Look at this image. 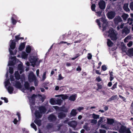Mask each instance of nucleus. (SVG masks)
Here are the masks:
<instances>
[{
    "instance_id": "nucleus-46",
    "label": "nucleus",
    "mask_w": 133,
    "mask_h": 133,
    "mask_svg": "<svg viewBox=\"0 0 133 133\" xmlns=\"http://www.w3.org/2000/svg\"><path fill=\"white\" fill-rule=\"evenodd\" d=\"M102 69L103 71H105L107 69V67L105 65H103L102 66Z\"/></svg>"
},
{
    "instance_id": "nucleus-1",
    "label": "nucleus",
    "mask_w": 133,
    "mask_h": 133,
    "mask_svg": "<svg viewBox=\"0 0 133 133\" xmlns=\"http://www.w3.org/2000/svg\"><path fill=\"white\" fill-rule=\"evenodd\" d=\"M92 10L93 11L95 12L96 13V15L99 16H100L102 14L103 15V17L100 18V20L102 22V24L103 31H104L106 29V28L108 22L106 19V17L104 15V11L103 9H92Z\"/></svg>"
},
{
    "instance_id": "nucleus-34",
    "label": "nucleus",
    "mask_w": 133,
    "mask_h": 133,
    "mask_svg": "<svg viewBox=\"0 0 133 133\" xmlns=\"http://www.w3.org/2000/svg\"><path fill=\"white\" fill-rule=\"evenodd\" d=\"M24 86L26 89L28 90L29 89V84L28 82H25Z\"/></svg>"
},
{
    "instance_id": "nucleus-16",
    "label": "nucleus",
    "mask_w": 133,
    "mask_h": 133,
    "mask_svg": "<svg viewBox=\"0 0 133 133\" xmlns=\"http://www.w3.org/2000/svg\"><path fill=\"white\" fill-rule=\"evenodd\" d=\"M28 54H27L25 52H23L21 55V57L24 59H27Z\"/></svg>"
},
{
    "instance_id": "nucleus-35",
    "label": "nucleus",
    "mask_w": 133,
    "mask_h": 133,
    "mask_svg": "<svg viewBox=\"0 0 133 133\" xmlns=\"http://www.w3.org/2000/svg\"><path fill=\"white\" fill-rule=\"evenodd\" d=\"M117 95L112 96L111 98H110L108 100V101H110L112 100L115 99H117Z\"/></svg>"
},
{
    "instance_id": "nucleus-55",
    "label": "nucleus",
    "mask_w": 133,
    "mask_h": 133,
    "mask_svg": "<svg viewBox=\"0 0 133 133\" xmlns=\"http://www.w3.org/2000/svg\"><path fill=\"white\" fill-rule=\"evenodd\" d=\"M96 22L98 23V25L99 26V27H101V26L99 20L97 19L96 20Z\"/></svg>"
},
{
    "instance_id": "nucleus-2",
    "label": "nucleus",
    "mask_w": 133,
    "mask_h": 133,
    "mask_svg": "<svg viewBox=\"0 0 133 133\" xmlns=\"http://www.w3.org/2000/svg\"><path fill=\"white\" fill-rule=\"evenodd\" d=\"M17 62L19 64L18 65V69L20 70V74L22 73L24 71V68L22 66V64L21 62L18 61V60L16 59V58L15 57L11 56L10 57L8 63V65H14V63H16Z\"/></svg>"
},
{
    "instance_id": "nucleus-48",
    "label": "nucleus",
    "mask_w": 133,
    "mask_h": 133,
    "mask_svg": "<svg viewBox=\"0 0 133 133\" xmlns=\"http://www.w3.org/2000/svg\"><path fill=\"white\" fill-rule=\"evenodd\" d=\"M9 72L10 73L12 74L13 73V68L11 67H9Z\"/></svg>"
},
{
    "instance_id": "nucleus-57",
    "label": "nucleus",
    "mask_w": 133,
    "mask_h": 133,
    "mask_svg": "<svg viewBox=\"0 0 133 133\" xmlns=\"http://www.w3.org/2000/svg\"><path fill=\"white\" fill-rule=\"evenodd\" d=\"M84 109V108L83 107H79L77 109V110H78L79 111H80L81 110H83Z\"/></svg>"
},
{
    "instance_id": "nucleus-52",
    "label": "nucleus",
    "mask_w": 133,
    "mask_h": 133,
    "mask_svg": "<svg viewBox=\"0 0 133 133\" xmlns=\"http://www.w3.org/2000/svg\"><path fill=\"white\" fill-rule=\"evenodd\" d=\"M1 99H3L4 100L5 102V103H7L8 102V101L7 98L5 97H2L1 98Z\"/></svg>"
},
{
    "instance_id": "nucleus-36",
    "label": "nucleus",
    "mask_w": 133,
    "mask_h": 133,
    "mask_svg": "<svg viewBox=\"0 0 133 133\" xmlns=\"http://www.w3.org/2000/svg\"><path fill=\"white\" fill-rule=\"evenodd\" d=\"M92 117L94 118L97 119L99 118V116L98 115H96L94 114H93L92 115Z\"/></svg>"
},
{
    "instance_id": "nucleus-31",
    "label": "nucleus",
    "mask_w": 133,
    "mask_h": 133,
    "mask_svg": "<svg viewBox=\"0 0 133 133\" xmlns=\"http://www.w3.org/2000/svg\"><path fill=\"white\" fill-rule=\"evenodd\" d=\"M34 122L38 126H40L41 125V121L39 120L36 119Z\"/></svg>"
},
{
    "instance_id": "nucleus-6",
    "label": "nucleus",
    "mask_w": 133,
    "mask_h": 133,
    "mask_svg": "<svg viewBox=\"0 0 133 133\" xmlns=\"http://www.w3.org/2000/svg\"><path fill=\"white\" fill-rule=\"evenodd\" d=\"M36 96V95L35 94L33 95L31 97L29 98L30 103V106L31 110L32 112H33L34 111L35 109H37V107H35L34 108L33 107V105H34V98Z\"/></svg>"
},
{
    "instance_id": "nucleus-24",
    "label": "nucleus",
    "mask_w": 133,
    "mask_h": 133,
    "mask_svg": "<svg viewBox=\"0 0 133 133\" xmlns=\"http://www.w3.org/2000/svg\"><path fill=\"white\" fill-rule=\"evenodd\" d=\"M107 123L108 124H112L114 122V121L112 119L107 118Z\"/></svg>"
},
{
    "instance_id": "nucleus-12",
    "label": "nucleus",
    "mask_w": 133,
    "mask_h": 133,
    "mask_svg": "<svg viewBox=\"0 0 133 133\" xmlns=\"http://www.w3.org/2000/svg\"><path fill=\"white\" fill-rule=\"evenodd\" d=\"M68 124L70 126L74 128L77 125V122L75 121H72L68 122Z\"/></svg>"
},
{
    "instance_id": "nucleus-50",
    "label": "nucleus",
    "mask_w": 133,
    "mask_h": 133,
    "mask_svg": "<svg viewBox=\"0 0 133 133\" xmlns=\"http://www.w3.org/2000/svg\"><path fill=\"white\" fill-rule=\"evenodd\" d=\"M117 85V83H115L114 84L111 88L112 89V90H114L116 88Z\"/></svg>"
},
{
    "instance_id": "nucleus-23",
    "label": "nucleus",
    "mask_w": 133,
    "mask_h": 133,
    "mask_svg": "<svg viewBox=\"0 0 133 133\" xmlns=\"http://www.w3.org/2000/svg\"><path fill=\"white\" fill-rule=\"evenodd\" d=\"M31 49L32 48L31 46L28 45L26 47V51L27 53H29L30 52Z\"/></svg>"
},
{
    "instance_id": "nucleus-45",
    "label": "nucleus",
    "mask_w": 133,
    "mask_h": 133,
    "mask_svg": "<svg viewBox=\"0 0 133 133\" xmlns=\"http://www.w3.org/2000/svg\"><path fill=\"white\" fill-rule=\"evenodd\" d=\"M133 44V42L132 41H130L129 43L127 44V45L128 47H130Z\"/></svg>"
},
{
    "instance_id": "nucleus-40",
    "label": "nucleus",
    "mask_w": 133,
    "mask_h": 133,
    "mask_svg": "<svg viewBox=\"0 0 133 133\" xmlns=\"http://www.w3.org/2000/svg\"><path fill=\"white\" fill-rule=\"evenodd\" d=\"M125 133H131L130 128H127L126 127H125Z\"/></svg>"
},
{
    "instance_id": "nucleus-20",
    "label": "nucleus",
    "mask_w": 133,
    "mask_h": 133,
    "mask_svg": "<svg viewBox=\"0 0 133 133\" xmlns=\"http://www.w3.org/2000/svg\"><path fill=\"white\" fill-rule=\"evenodd\" d=\"M106 121V119L105 118L102 117L100 118V119L98 121V124L99 125L101 124L103 122Z\"/></svg>"
},
{
    "instance_id": "nucleus-26",
    "label": "nucleus",
    "mask_w": 133,
    "mask_h": 133,
    "mask_svg": "<svg viewBox=\"0 0 133 133\" xmlns=\"http://www.w3.org/2000/svg\"><path fill=\"white\" fill-rule=\"evenodd\" d=\"M25 44L24 43H22L20 44L19 49L20 50H23L25 48Z\"/></svg>"
},
{
    "instance_id": "nucleus-15",
    "label": "nucleus",
    "mask_w": 133,
    "mask_h": 133,
    "mask_svg": "<svg viewBox=\"0 0 133 133\" xmlns=\"http://www.w3.org/2000/svg\"><path fill=\"white\" fill-rule=\"evenodd\" d=\"M56 97L61 96L62 97V99L64 100L68 98V96L66 95H56L55 96Z\"/></svg>"
},
{
    "instance_id": "nucleus-51",
    "label": "nucleus",
    "mask_w": 133,
    "mask_h": 133,
    "mask_svg": "<svg viewBox=\"0 0 133 133\" xmlns=\"http://www.w3.org/2000/svg\"><path fill=\"white\" fill-rule=\"evenodd\" d=\"M63 78V77L62 76L61 74L59 75L58 78V79L59 80H60L62 79Z\"/></svg>"
},
{
    "instance_id": "nucleus-32",
    "label": "nucleus",
    "mask_w": 133,
    "mask_h": 133,
    "mask_svg": "<svg viewBox=\"0 0 133 133\" xmlns=\"http://www.w3.org/2000/svg\"><path fill=\"white\" fill-rule=\"evenodd\" d=\"M50 103L52 105H55L57 104L56 101H55L54 99L51 98L50 101Z\"/></svg>"
},
{
    "instance_id": "nucleus-59",
    "label": "nucleus",
    "mask_w": 133,
    "mask_h": 133,
    "mask_svg": "<svg viewBox=\"0 0 133 133\" xmlns=\"http://www.w3.org/2000/svg\"><path fill=\"white\" fill-rule=\"evenodd\" d=\"M46 72H44L43 74V80H44L46 78Z\"/></svg>"
},
{
    "instance_id": "nucleus-30",
    "label": "nucleus",
    "mask_w": 133,
    "mask_h": 133,
    "mask_svg": "<svg viewBox=\"0 0 133 133\" xmlns=\"http://www.w3.org/2000/svg\"><path fill=\"white\" fill-rule=\"evenodd\" d=\"M10 84L9 79H6L5 82V86L7 88V87Z\"/></svg>"
},
{
    "instance_id": "nucleus-62",
    "label": "nucleus",
    "mask_w": 133,
    "mask_h": 133,
    "mask_svg": "<svg viewBox=\"0 0 133 133\" xmlns=\"http://www.w3.org/2000/svg\"><path fill=\"white\" fill-rule=\"evenodd\" d=\"M106 132V131L103 130H100V133H105Z\"/></svg>"
},
{
    "instance_id": "nucleus-61",
    "label": "nucleus",
    "mask_w": 133,
    "mask_h": 133,
    "mask_svg": "<svg viewBox=\"0 0 133 133\" xmlns=\"http://www.w3.org/2000/svg\"><path fill=\"white\" fill-rule=\"evenodd\" d=\"M102 88V86L100 85H98V89H97L98 90V89H101Z\"/></svg>"
},
{
    "instance_id": "nucleus-53",
    "label": "nucleus",
    "mask_w": 133,
    "mask_h": 133,
    "mask_svg": "<svg viewBox=\"0 0 133 133\" xmlns=\"http://www.w3.org/2000/svg\"><path fill=\"white\" fill-rule=\"evenodd\" d=\"M92 55L90 53H89L88 54V58L89 59H90L91 58Z\"/></svg>"
},
{
    "instance_id": "nucleus-3",
    "label": "nucleus",
    "mask_w": 133,
    "mask_h": 133,
    "mask_svg": "<svg viewBox=\"0 0 133 133\" xmlns=\"http://www.w3.org/2000/svg\"><path fill=\"white\" fill-rule=\"evenodd\" d=\"M108 36L113 41L116 40L117 39V33L116 31L113 28H110L108 31Z\"/></svg>"
},
{
    "instance_id": "nucleus-5",
    "label": "nucleus",
    "mask_w": 133,
    "mask_h": 133,
    "mask_svg": "<svg viewBox=\"0 0 133 133\" xmlns=\"http://www.w3.org/2000/svg\"><path fill=\"white\" fill-rule=\"evenodd\" d=\"M38 110L39 111H36L35 113L36 116L37 118L41 117L42 116V114L45 113L46 111L45 108L43 107H40Z\"/></svg>"
},
{
    "instance_id": "nucleus-7",
    "label": "nucleus",
    "mask_w": 133,
    "mask_h": 133,
    "mask_svg": "<svg viewBox=\"0 0 133 133\" xmlns=\"http://www.w3.org/2000/svg\"><path fill=\"white\" fill-rule=\"evenodd\" d=\"M10 81L12 82V83L13 84V85L14 86L17 88H21L22 85L21 83L18 82L17 81H16L13 82H12L14 81L15 80L14 78V77L13 76L11 75L10 76Z\"/></svg>"
},
{
    "instance_id": "nucleus-13",
    "label": "nucleus",
    "mask_w": 133,
    "mask_h": 133,
    "mask_svg": "<svg viewBox=\"0 0 133 133\" xmlns=\"http://www.w3.org/2000/svg\"><path fill=\"white\" fill-rule=\"evenodd\" d=\"M122 21L121 18L119 16L116 17L114 19V21L115 23L116 24H118V23Z\"/></svg>"
},
{
    "instance_id": "nucleus-8",
    "label": "nucleus",
    "mask_w": 133,
    "mask_h": 133,
    "mask_svg": "<svg viewBox=\"0 0 133 133\" xmlns=\"http://www.w3.org/2000/svg\"><path fill=\"white\" fill-rule=\"evenodd\" d=\"M29 60L31 65L34 67L37 60V58L36 56H31L29 58Z\"/></svg>"
},
{
    "instance_id": "nucleus-60",
    "label": "nucleus",
    "mask_w": 133,
    "mask_h": 133,
    "mask_svg": "<svg viewBox=\"0 0 133 133\" xmlns=\"http://www.w3.org/2000/svg\"><path fill=\"white\" fill-rule=\"evenodd\" d=\"M52 124H48L47 127L48 128H49L52 127Z\"/></svg>"
},
{
    "instance_id": "nucleus-42",
    "label": "nucleus",
    "mask_w": 133,
    "mask_h": 133,
    "mask_svg": "<svg viewBox=\"0 0 133 133\" xmlns=\"http://www.w3.org/2000/svg\"><path fill=\"white\" fill-rule=\"evenodd\" d=\"M62 102V101L61 99H58L56 101L57 104L59 105H60Z\"/></svg>"
},
{
    "instance_id": "nucleus-54",
    "label": "nucleus",
    "mask_w": 133,
    "mask_h": 133,
    "mask_svg": "<svg viewBox=\"0 0 133 133\" xmlns=\"http://www.w3.org/2000/svg\"><path fill=\"white\" fill-rule=\"evenodd\" d=\"M96 80L98 82H101L102 81L101 79L100 78L99 76H98L96 78Z\"/></svg>"
},
{
    "instance_id": "nucleus-29",
    "label": "nucleus",
    "mask_w": 133,
    "mask_h": 133,
    "mask_svg": "<svg viewBox=\"0 0 133 133\" xmlns=\"http://www.w3.org/2000/svg\"><path fill=\"white\" fill-rule=\"evenodd\" d=\"M133 21V18H129L127 20V23H129L130 25H131L132 23V21Z\"/></svg>"
},
{
    "instance_id": "nucleus-14",
    "label": "nucleus",
    "mask_w": 133,
    "mask_h": 133,
    "mask_svg": "<svg viewBox=\"0 0 133 133\" xmlns=\"http://www.w3.org/2000/svg\"><path fill=\"white\" fill-rule=\"evenodd\" d=\"M77 97V95L74 94L70 96L69 98V99L72 101H74L76 99V98Z\"/></svg>"
},
{
    "instance_id": "nucleus-27",
    "label": "nucleus",
    "mask_w": 133,
    "mask_h": 133,
    "mask_svg": "<svg viewBox=\"0 0 133 133\" xmlns=\"http://www.w3.org/2000/svg\"><path fill=\"white\" fill-rule=\"evenodd\" d=\"M7 89L8 92L10 94H11L12 93L13 89L12 87L9 86L8 88H7Z\"/></svg>"
},
{
    "instance_id": "nucleus-43",
    "label": "nucleus",
    "mask_w": 133,
    "mask_h": 133,
    "mask_svg": "<svg viewBox=\"0 0 133 133\" xmlns=\"http://www.w3.org/2000/svg\"><path fill=\"white\" fill-rule=\"evenodd\" d=\"M83 128L87 130H90V128L87 127V124H86L83 126Z\"/></svg>"
},
{
    "instance_id": "nucleus-49",
    "label": "nucleus",
    "mask_w": 133,
    "mask_h": 133,
    "mask_svg": "<svg viewBox=\"0 0 133 133\" xmlns=\"http://www.w3.org/2000/svg\"><path fill=\"white\" fill-rule=\"evenodd\" d=\"M131 38V37L130 36H128L127 37L125 38V43L127 41V40L130 39Z\"/></svg>"
},
{
    "instance_id": "nucleus-11",
    "label": "nucleus",
    "mask_w": 133,
    "mask_h": 133,
    "mask_svg": "<svg viewBox=\"0 0 133 133\" xmlns=\"http://www.w3.org/2000/svg\"><path fill=\"white\" fill-rule=\"evenodd\" d=\"M99 8H105L106 6L105 2L103 0H100L98 4Z\"/></svg>"
},
{
    "instance_id": "nucleus-63",
    "label": "nucleus",
    "mask_w": 133,
    "mask_h": 133,
    "mask_svg": "<svg viewBox=\"0 0 133 133\" xmlns=\"http://www.w3.org/2000/svg\"><path fill=\"white\" fill-rule=\"evenodd\" d=\"M18 122V121L17 120L16 118H15L13 121V122L15 124H16Z\"/></svg>"
},
{
    "instance_id": "nucleus-25",
    "label": "nucleus",
    "mask_w": 133,
    "mask_h": 133,
    "mask_svg": "<svg viewBox=\"0 0 133 133\" xmlns=\"http://www.w3.org/2000/svg\"><path fill=\"white\" fill-rule=\"evenodd\" d=\"M77 114L76 110L73 109L71 112V115L72 116H75Z\"/></svg>"
},
{
    "instance_id": "nucleus-38",
    "label": "nucleus",
    "mask_w": 133,
    "mask_h": 133,
    "mask_svg": "<svg viewBox=\"0 0 133 133\" xmlns=\"http://www.w3.org/2000/svg\"><path fill=\"white\" fill-rule=\"evenodd\" d=\"M120 133H125V129L124 127H122L119 130Z\"/></svg>"
},
{
    "instance_id": "nucleus-64",
    "label": "nucleus",
    "mask_w": 133,
    "mask_h": 133,
    "mask_svg": "<svg viewBox=\"0 0 133 133\" xmlns=\"http://www.w3.org/2000/svg\"><path fill=\"white\" fill-rule=\"evenodd\" d=\"M96 5L95 4H93L91 6V8H95Z\"/></svg>"
},
{
    "instance_id": "nucleus-39",
    "label": "nucleus",
    "mask_w": 133,
    "mask_h": 133,
    "mask_svg": "<svg viewBox=\"0 0 133 133\" xmlns=\"http://www.w3.org/2000/svg\"><path fill=\"white\" fill-rule=\"evenodd\" d=\"M112 72H111L110 73V81H112L113 79L114 78L113 77V75L112 74Z\"/></svg>"
},
{
    "instance_id": "nucleus-47",
    "label": "nucleus",
    "mask_w": 133,
    "mask_h": 133,
    "mask_svg": "<svg viewBox=\"0 0 133 133\" xmlns=\"http://www.w3.org/2000/svg\"><path fill=\"white\" fill-rule=\"evenodd\" d=\"M97 121L96 119H92L91 120V122L94 124H96L97 123Z\"/></svg>"
},
{
    "instance_id": "nucleus-41",
    "label": "nucleus",
    "mask_w": 133,
    "mask_h": 133,
    "mask_svg": "<svg viewBox=\"0 0 133 133\" xmlns=\"http://www.w3.org/2000/svg\"><path fill=\"white\" fill-rule=\"evenodd\" d=\"M60 110L64 112H66L68 111V109L65 107H63L61 108Z\"/></svg>"
},
{
    "instance_id": "nucleus-44",
    "label": "nucleus",
    "mask_w": 133,
    "mask_h": 133,
    "mask_svg": "<svg viewBox=\"0 0 133 133\" xmlns=\"http://www.w3.org/2000/svg\"><path fill=\"white\" fill-rule=\"evenodd\" d=\"M130 32V30H128L127 27L125 26V34L127 35Z\"/></svg>"
},
{
    "instance_id": "nucleus-17",
    "label": "nucleus",
    "mask_w": 133,
    "mask_h": 133,
    "mask_svg": "<svg viewBox=\"0 0 133 133\" xmlns=\"http://www.w3.org/2000/svg\"><path fill=\"white\" fill-rule=\"evenodd\" d=\"M129 55L131 57L133 56V48L129 49L128 51Z\"/></svg>"
},
{
    "instance_id": "nucleus-22",
    "label": "nucleus",
    "mask_w": 133,
    "mask_h": 133,
    "mask_svg": "<svg viewBox=\"0 0 133 133\" xmlns=\"http://www.w3.org/2000/svg\"><path fill=\"white\" fill-rule=\"evenodd\" d=\"M15 77L16 80H18L20 79V75L18 71H16L15 73Z\"/></svg>"
},
{
    "instance_id": "nucleus-21",
    "label": "nucleus",
    "mask_w": 133,
    "mask_h": 133,
    "mask_svg": "<svg viewBox=\"0 0 133 133\" xmlns=\"http://www.w3.org/2000/svg\"><path fill=\"white\" fill-rule=\"evenodd\" d=\"M16 18V16H15V15H14L11 18V21L12 23L13 24H16V21L15 19V18Z\"/></svg>"
},
{
    "instance_id": "nucleus-37",
    "label": "nucleus",
    "mask_w": 133,
    "mask_h": 133,
    "mask_svg": "<svg viewBox=\"0 0 133 133\" xmlns=\"http://www.w3.org/2000/svg\"><path fill=\"white\" fill-rule=\"evenodd\" d=\"M31 126L32 128L34 129L35 131H36L37 129L34 123H32L31 124Z\"/></svg>"
},
{
    "instance_id": "nucleus-19",
    "label": "nucleus",
    "mask_w": 133,
    "mask_h": 133,
    "mask_svg": "<svg viewBox=\"0 0 133 133\" xmlns=\"http://www.w3.org/2000/svg\"><path fill=\"white\" fill-rule=\"evenodd\" d=\"M107 44L108 46L109 47H112L113 45V43L109 39H107Z\"/></svg>"
},
{
    "instance_id": "nucleus-33",
    "label": "nucleus",
    "mask_w": 133,
    "mask_h": 133,
    "mask_svg": "<svg viewBox=\"0 0 133 133\" xmlns=\"http://www.w3.org/2000/svg\"><path fill=\"white\" fill-rule=\"evenodd\" d=\"M124 25V23H122L120 25L118 26L117 27V30H119L120 29H123Z\"/></svg>"
},
{
    "instance_id": "nucleus-10",
    "label": "nucleus",
    "mask_w": 133,
    "mask_h": 133,
    "mask_svg": "<svg viewBox=\"0 0 133 133\" xmlns=\"http://www.w3.org/2000/svg\"><path fill=\"white\" fill-rule=\"evenodd\" d=\"M115 13L112 11L109 12L107 15L108 18L110 19H112L115 16Z\"/></svg>"
},
{
    "instance_id": "nucleus-9",
    "label": "nucleus",
    "mask_w": 133,
    "mask_h": 133,
    "mask_svg": "<svg viewBox=\"0 0 133 133\" xmlns=\"http://www.w3.org/2000/svg\"><path fill=\"white\" fill-rule=\"evenodd\" d=\"M36 78L35 76L32 72H31L29 73L28 79L30 82H33Z\"/></svg>"
},
{
    "instance_id": "nucleus-28",
    "label": "nucleus",
    "mask_w": 133,
    "mask_h": 133,
    "mask_svg": "<svg viewBox=\"0 0 133 133\" xmlns=\"http://www.w3.org/2000/svg\"><path fill=\"white\" fill-rule=\"evenodd\" d=\"M65 116V115L63 113H59L58 115L59 118H63Z\"/></svg>"
},
{
    "instance_id": "nucleus-18",
    "label": "nucleus",
    "mask_w": 133,
    "mask_h": 133,
    "mask_svg": "<svg viewBox=\"0 0 133 133\" xmlns=\"http://www.w3.org/2000/svg\"><path fill=\"white\" fill-rule=\"evenodd\" d=\"M56 117L52 114L50 115L48 117L49 119L51 121L55 120L56 119Z\"/></svg>"
},
{
    "instance_id": "nucleus-56",
    "label": "nucleus",
    "mask_w": 133,
    "mask_h": 133,
    "mask_svg": "<svg viewBox=\"0 0 133 133\" xmlns=\"http://www.w3.org/2000/svg\"><path fill=\"white\" fill-rule=\"evenodd\" d=\"M34 81L35 85L36 86H37V83L38 82V80L36 79H36H35Z\"/></svg>"
},
{
    "instance_id": "nucleus-4",
    "label": "nucleus",
    "mask_w": 133,
    "mask_h": 133,
    "mask_svg": "<svg viewBox=\"0 0 133 133\" xmlns=\"http://www.w3.org/2000/svg\"><path fill=\"white\" fill-rule=\"evenodd\" d=\"M16 43L14 40H11L10 42L9 46L10 48L9 49V51L11 55H14L16 54L17 51H15L13 53L11 50L14 49L15 47Z\"/></svg>"
},
{
    "instance_id": "nucleus-58",
    "label": "nucleus",
    "mask_w": 133,
    "mask_h": 133,
    "mask_svg": "<svg viewBox=\"0 0 133 133\" xmlns=\"http://www.w3.org/2000/svg\"><path fill=\"white\" fill-rule=\"evenodd\" d=\"M130 8H133V2H131L130 4Z\"/></svg>"
}]
</instances>
